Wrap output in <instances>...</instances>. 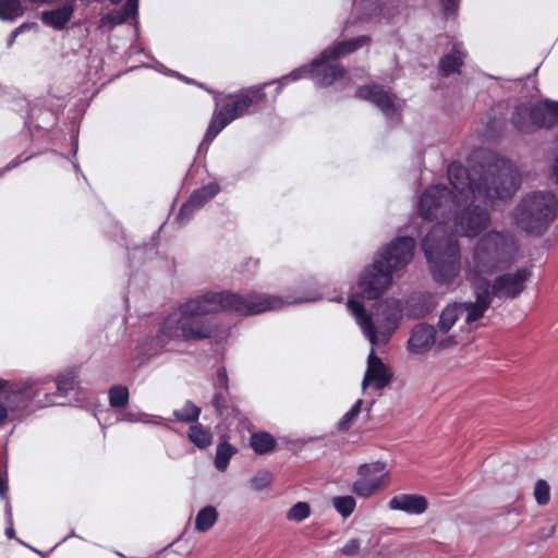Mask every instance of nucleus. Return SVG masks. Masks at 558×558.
I'll use <instances>...</instances> for the list:
<instances>
[{"label":"nucleus","instance_id":"obj_4","mask_svg":"<svg viewBox=\"0 0 558 558\" xmlns=\"http://www.w3.org/2000/svg\"><path fill=\"white\" fill-rule=\"evenodd\" d=\"M518 248L515 239L508 232L485 233L474 246L469 262V278L473 281L509 268L515 260Z\"/></svg>","mask_w":558,"mask_h":558},{"label":"nucleus","instance_id":"obj_11","mask_svg":"<svg viewBox=\"0 0 558 558\" xmlns=\"http://www.w3.org/2000/svg\"><path fill=\"white\" fill-rule=\"evenodd\" d=\"M459 343L457 336L442 337L437 326L421 323L413 327L408 348L414 354H424L433 347L438 351L451 349Z\"/></svg>","mask_w":558,"mask_h":558},{"label":"nucleus","instance_id":"obj_50","mask_svg":"<svg viewBox=\"0 0 558 558\" xmlns=\"http://www.w3.org/2000/svg\"><path fill=\"white\" fill-rule=\"evenodd\" d=\"M7 513L11 518V508L10 507L7 508Z\"/></svg>","mask_w":558,"mask_h":558},{"label":"nucleus","instance_id":"obj_8","mask_svg":"<svg viewBox=\"0 0 558 558\" xmlns=\"http://www.w3.org/2000/svg\"><path fill=\"white\" fill-rule=\"evenodd\" d=\"M532 271L529 268H518L513 272H505L497 276L492 282L483 278L473 280L475 295H487L488 308L493 299L514 300L525 290L526 282L531 279Z\"/></svg>","mask_w":558,"mask_h":558},{"label":"nucleus","instance_id":"obj_46","mask_svg":"<svg viewBox=\"0 0 558 558\" xmlns=\"http://www.w3.org/2000/svg\"><path fill=\"white\" fill-rule=\"evenodd\" d=\"M20 34L14 29L11 35H10V38L8 39V45L9 46H12L13 43L15 41L16 37L19 36Z\"/></svg>","mask_w":558,"mask_h":558},{"label":"nucleus","instance_id":"obj_41","mask_svg":"<svg viewBox=\"0 0 558 558\" xmlns=\"http://www.w3.org/2000/svg\"><path fill=\"white\" fill-rule=\"evenodd\" d=\"M37 27H38L37 23L26 22V23L21 24L19 27H16L15 31L19 34H22V33H24L26 31L35 29Z\"/></svg>","mask_w":558,"mask_h":558},{"label":"nucleus","instance_id":"obj_14","mask_svg":"<svg viewBox=\"0 0 558 558\" xmlns=\"http://www.w3.org/2000/svg\"><path fill=\"white\" fill-rule=\"evenodd\" d=\"M392 374L388 366L375 354L374 350H372L367 359V368L362 381L363 391L371 385H373L375 389L381 390L390 384Z\"/></svg>","mask_w":558,"mask_h":558},{"label":"nucleus","instance_id":"obj_15","mask_svg":"<svg viewBox=\"0 0 558 558\" xmlns=\"http://www.w3.org/2000/svg\"><path fill=\"white\" fill-rule=\"evenodd\" d=\"M264 97L265 94L262 92V88H252L236 96L232 102L226 104L219 112L222 113L229 122H232L242 117L251 106L262 101Z\"/></svg>","mask_w":558,"mask_h":558},{"label":"nucleus","instance_id":"obj_12","mask_svg":"<svg viewBox=\"0 0 558 558\" xmlns=\"http://www.w3.org/2000/svg\"><path fill=\"white\" fill-rule=\"evenodd\" d=\"M388 484L386 463L376 461L365 463L357 469V478L352 485V492L362 498H368L384 489Z\"/></svg>","mask_w":558,"mask_h":558},{"label":"nucleus","instance_id":"obj_16","mask_svg":"<svg viewBox=\"0 0 558 558\" xmlns=\"http://www.w3.org/2000/svg\"><path fill=\"white\" fill-rule=\"evenodd\" d=\"M219 192V186L216 183H210L202 189L195 191L187 202H185L178 216L177 220L182 226L185 225L193 214L199 209L204 204L210 201Z\"/></svg>","mask_w":558,"mask_h":558},{"label":"nucleus","instance_id":"obj_38","mask_svg":"<svg viewBox=\"0 0 558 558\" xmlns=\"http://www.w3.org/2000/svg\"><path fill=\"white\" fill-rule=\"evenodd\" d=\"M271 482L270 473L260 472L251 478V485L255 490H262L266 488Z\"/></svg>","mask_w":558,"mask_h":558},{"label":"nucleus","instance_id":"obj_40","mask_svg":"<svg viewBox=\"0 0 558 558\" xmlns=\"http://www.w3.org/2000/svg\"><path fill=\"white\" fill-rule=\"evenodd\" d=\"M459 0H444L442 1V8H444V11L449 14V13H453L457 9V3H458Z\"/></svg>","mask_w":558,"mask_h":558},{"label":"nucleus","instance_id":"obj_47","mask_svg":"<svg viewBox=\"0 0 558 558\" xmlns=\"http://www.w3.org/2000/svg\"><path fill=\"white\" fill-rule=\"evenodd\" d=\"M5 535L9 537V538H13L14 537V530L12 526L8 527L5 530Z\"/></svg>","mask_w":558,"mask_h":558},{"label":"nucleus","instance_id":"obj_24","mask_svg":"<svg viewBox=\"0 0 558 558\" xmlns=\"http://www.w3.org/2000/svg\"><path fill=\"white\" fill-rule=\"evenodd\" d=\"M31 396L27 393L26 388H16L5 390L0 393V402H2L9 411H14L23 407Z\"/></svg>","mask_w":558,"mask_h":558},{"label":"nucleus","instance_id":"obj_44","mask_svg":"<svg viewBox=\"0 0 558 558\" xmlns=\"http://www.w3.org/2000/svg\"><path fill=\"white\" fill-rule=\"evenodd\" d=\"M307 70L306 69H300L298 71H294L292 72L290 75H288L286 78H291L293 81L298 80L299 77H301V73L303 72H306Z\"/></svg>","mask_w":558,"mask_h":558},{"label":"nucleus","instance_id":"obj_1","mask_svg":"<svg viewBox=\"0 0 558 558\" xmlns=\"http://www.w3.org/2000/svg\"><path fill=\"white\" fill-rule=\"evenodd\" d=\"M448 179L452 191L441 184L427 189L420 198L418 213L428 220L452 216L456 233L468 238L487 229L490 216L478 205H465L471 199L493 204L510 198L520 185L515 166L495 154L486 155L484 162L471 172L452 162L448 167Z\"/></svg>","mask_w":558,"mask_h":558},{"label":"nucleus","instance_id":"obj_34","mask_svg":"<svg viewBox=\"0 0 558 558\" xmlns=\"http://www.w3.org/2000/svg\"><path fill=\"white\" fill-rule=\"evenodd\" d=\"M129 401V390L124 386H113L109 390V402L112 408H123Z\"/></svg>","mask_w":558,"mask_h":558},{"label":"nucleus","instance_id":"obj_45","mask_svg":"<svg viewBox=\"0 0 558 558\" xmlns=\"http://www.w3.org/2000/svg\"><path fill=\"white\" fill-rule=\"evenodd\" d=\"M7 490H8V486H7L5 482L2 480V477L0 476V495H1V497L5 496Z\"/></svg>","mask_w":558,"mask_h":558},{"label":"nucleus","instance_id":"obj_13","mask_svg":"<svg viewBox=\"0 0 558 558\" xmlns=\"http://www.w3.org/2000/svg\"><path fill=\"white\" fill-rule=\"evenodd\" d=\"M214 388L215 392L211 399V404L217 415L223 421L233 418L240 421L241 411L230 395L229 378L225 367H219L217 369Z\"/></svg>","mask_w":558,"mask_h":558},{"label":"nucleus","instance_id":"obj_23","mask_svg":"<svg viewBox=\"0 0 558 558\" xmlns=\"http://www.w3.org/2000/svg\"><path fill=\"white\" fill-rule=\"evenodd\" d=\"M464 53L461 51V45L456 44L452 52L441 58L439 63L440 72L444 76H449L453 73L459 72L463 64Z\"/></svg>","mask_w":558,"mask_h":558},{"label":"nucleus","instance_id":"obj_18","mask_svg":"<svg viewBox=\"0 0 558 558\" xmlns=\"http://www.w3.org/2000/svg\"><path fill=\"white\" fill-rule=\"evenodd\" d=\"M75 5V0H66L57 9L41 12V21L54 29H63L73 16Z\"/></svg>","mask_w":558,"mask_h":558},{"label":"nucleus","instance_id":"obj_48","mask_svg":"<svg viewBox=\"0 0 558 558\" xmlns=\"http://www.w3.org/2000/svg\"><path fill=\"white\" fill-rule=\"evenodd\" d=\"M554 172H555V175H556V179H557V183H558V157H557V160H556Z\"/></svg>","mask_w":558,"mask_h":558},{"label":"nucleus","instance_id":"obj_30","mask_svg":"<svg viewBox=\"0 0 558 558\" xmlns=\"http://www.w3.org/2000/svg\"><path fill=\"white\" fill-rule=\"evenodd\" d=\"M175 418L180 422L192 423L196 422L201 414V408L192 401H186L181 410L173 412Z\"/></svg>","mask_w":558,"mask_h":558},{"label":"nucleus","instance_id":"obj_26","mask_svg":"<svg viewBox=\"0 0 558 558\" xmlns=\"http://www.w3.org/2000/svg\"><path fill=\"white\" fill-rule=\"evenodd\" d=\"M275 438L266 433H255L251 436V447L257 454H265L275 448Z\"/></svg>","mask_w":558,"mask_h":558},{"label":"nucleus","instance_id":"obj_19","mask_svg":"<svg viewBox=\"0 0 558 558\" xmlns=\"http://www.w3.org/2000/svg\"><path fill=\"white\" fill-rule=\"evenodd\" d=\"M389 508L420 514L427 509V500L421 495L400 494L390 499Z\"/></svg>","mask_w":558,"mask_h":558},{"label":"nucleus","instance_id":"obj_29","mask_svg":"<svg viewBox=\"0 0 558 558\" xmlns=\"http://www.w3.org/2000/svg\"><path fill=\"white\" fill-rule=\"evenodd\" d=\"M189 438L198 448H206L211 442V434L202 425H193L189 428Z\"/></svg>","mask_w":558,"mask_h":558},{"label":"nucleus","instance_id":"obj_5","mask_svg":"<svg viewBox=\"0 0 558 558\" xmlns=\"http://www.w3.org/2000/svg\"><path fill=\"white\" fill-rule=\"evenodd\" d=\"M423 251L436 281L448 283L460 271V248L456 234L442 222L436 223L424 238Z\"/></svg>","mask_w":558,"mask_h":558},{"label":"nucleus","instance_id":"obj_25","mask_svg":"<svg viewBox=\"0 0 558 558\" xmlns=\"http://www.w3.org/2000/svg\"><path fill=\"white\" fill-rule=\"evenodd\" d=\"M218 512L215 507L206 506L198 511L195 518V529L199 532H207L216 523Z\"/></svg>","mask_w":558,"mask_h":558},{"label":"nucleus","instance_id":"obj_49","mask_svg":"<svg viewBox=\"0 0 558 558\" xmlns=\"http://www.w3.org/2000/svg\"><path fill=\"white\" fill-rule=\"evenodd\" d=\"M4 385H5V381L0 379V390L4 387Z\"/></svg>","mask_w":558,"mask_h":558},{"label":"nucleus","instance_id":"obj_33","mask_svg":"<svg viewBox=\"0 0 558 558\" xmlns=\"http://www.w3.org/2000/svg\"><path fill=\"white\" fill-rule=\"evenodd\" d=\"M332 506L343 518H348L354 511L356 501L352 496H338L333 497Z\"/></svg>","mask_w":558,"mask_h":558},{"label":"nucleus","instance_id":"obj_21","mask_svg":"<svg viewBox=\"0 0 558 558\" xmlns=\"http://www.w3.org/2000/svg\"><path fill=\"white\" fill-rule=\"evenodd\" d=\"M138 0H126L122 9L113 10L104 15L99 21V28H112L119 24L124 23L130 17L137 14Z\"/></svg>","mask_w":558,"mask_h":558},{"label":"nucleus","instance_id":"obj_22","mask_svg":"<svg viewBox=\"0 0 558 558\" xmlns=\"http://www.w3.org/2000/svg\"><path fill=\"white\" fill-rule=\"evenodd\" d=\"M311 73L316 80V83L319 86H330L337 80L343 77L347 73L345 69L339 64H318L314 65L312 63Z\"/></svg>","mask_w":558,"mask_h":558},{"label":"nucleus","instance_id":"obj_36","mask_svg":"<svg viewBox=\"0 0 558 558\" xmlns=\"http://www.w3.org/2000/svg\"><path fill=\"white\" fill-rule=\"evenodd\" d=\"M362 404H363V400L362 399H359L355 404L351 408L350 411H348L343 416L342 418L339 421L338 423V428L340 430H348L353 421L357 417V415L360 414L361 412V408H362Z\"/></svg>","mask_w":558,"mask_h":558},{"label":"nucleus","instance_id":"obj_17","mask_svg":"<svg viewBox=\"0 0 558 558\" xmlns=\"http://www.w3.org/2000/svg\"><path fill=\"white\" fill-rule=\"evenodd\" d=\"M369 43L371 37L367 35H362L356 38L339 41L335 46L326 48L317 59L313 60V64L318 65L322 63H326L328 60L339 59L341 57L354 52L359 48Z\"/></svg>","mask_w":558,"mask_h":558},{"label":"nucleus","instance_id":"obj_35","mask_svg":"<svg viewBox=\"0 0 558 558\" xmlns=\"http://www.w3.org/2000/svg\"><path fill=\"white\" fill-rule=\"evenodd\" d=\"M310 505L304 501H299L289 509L287 513V519L290 521L301 522L305 520L310 515Z\"/></svg>","mask_w":558,"mask_h":558},{"label":"nucleus","instance_id":"obj_9","mask_svg":"<svg viewBox=\"0 0 558 558\" xmlns=\"http://www.w3.org/2000/svg\"><path fill=\"white\" fill-rule=\"evenodd\" d=\"M486 299L487 295L484 293L482 296L475 295V301L448 304L440 312L437 323L438 332L442 337L450 336V330L460 322L463 324L461 325L462 330L466 327V330L471 331V326L481 319L488 310Z\"/></svg>","mask_w":558,"mask_h":558},{"label":"nucleus","instance_id":"obj_43","mask_svg":"<svg viewBox=\"0 0 558 558\" xmlns=\"http://www.w3.org/2000/svg\"><path fill=\"white\" fill-rule=\"evenodd\" d=\"M8 411L7 407L0 402V424L7 418Z\"/></svg>","mask_w":558,"mask_h":558},{"label":"nucleus","instance_id":"obj_32","mask_svg":"<svg viewBox=\"0 0 558 558\" xmlns=\"http://www.w3.org/2000/svg\"><path fill=\"white\" fill-rule=\"evenodd\" d=\"M57 391L60 396H65L70 390H74L76 386V375L73 371L60 374L56 378Z\"/></svg>","mask_w":558,"mask_h":558},{"label":"nucleus","instance_id":"obj_7","mask_svg":"<svg viewBox=\"0 0 558 558\" xmlns=\"http://www.w3.org/2000/svg\"><path fill=\"white\" fill-rule=\"evenodd\" d=\"M557 198L550 192H534L526 195L515 209L520 228L529 233H542L555 219Z\"/></svg>","mask_w":558,"mask_h":558},{"label":"nucleus","instance_id":"obj_20","mask_svg":"<svg viewBox=\"0 0 558 558\" xmlns=\"http://www.w3.org/2000/svg\"><path fill=\"white\" fill-rule=\"evenodd\" d=\"M355 96L375 104L384 113L395 110V104L387 92L378 86H361L356 89Z\"/></svg>","mask_w":558,"mask_h":558},{"label":"nucleus","instance_id":"obj_3","mask_svg":"<svg viewBox=\"0 0 558 558\" xmlns=\"http://www.w3.org/2000/svg\"><path fill=\"white\" fill-rule=\"evenodd\" d=\"M415 241L411 236H401L388 244L379 257L364 269L357 281V295L376 300L392 283L395 270L403 268L413 257Z\"/></svg>","mask_w":558,"mask_h":558},{"label":"nucleus","instance_id":"obj_39","mask_svg":"<svg viewBox=\"0 0 558 558\" xmlns=\"http://www.w3.org/2000/svg\"><path fill=\"white\" fill-rule=\"evenodd\" d=\"M361 543L362 542L359 538L349 539L341 548L342 554L347 555V556H353V555L359 554L360 548H361Z\"/></svg>","mask_w":558,"mask_h":558},{"label":"nucleus","instance_id":"obj_10","mask_svg":"<svg viewBox=\"0 0 558 558\" xmlns=\"http://www.w3.org/2000/svg\"><path fill=\"white\" fill-rule=\"evenodd\" d=\"M512 124L522 133H531L538 128H550L558 123V102L523 104L512 113Z\"/></svg>","mask_w":558,"mask_h":558},{"label":"nucleus","instance_id":"obj_28","mask_svg":"<svg viewBox=\"0 0 558 558\" xmlns=\"http://www.w3.org/2000/svg\"><path fill=\"white\" fill-rule=\"evenodd\" d=\"M235 452L236 450L226 439L222 438L216 450V469L219 471H225L229 464L230 459Z\"/></svg>","mask_w":558,"mask_h":558},{"label":"nucleus","instance_id":"obj_6","mask_svg":"<svg viewBox=\"0 0 558 558\" xmlns=\"http://www.w3.org/2000/svg\"><path fill=\"white\" fill-rule=\"evenodd\" d=\"M348 308L356 317L363 333L373 345L389 340L399 326L402 312L400 301L395 299L386 300L377 305L374 313L375 322L372 316L366 314L363 304L353 298L349 299Z\"/></svg>","mask_w":558,"mask_h":558},{"label":"nucleus","instance_id":"obj_31","mask_svg":"<svg viewBox=\"0 0 558 558\" xmlns=\"http://www.w3.org/2000/svg\"><path fill=\"white\" fill-rule=\"evenodd\" d=\"M229 123L222 113L219 111L215 113L204 136V142H211Z\"/></svg>","mask_w":558,"mask_h":558},{"label":"nucleus","instance_id":"obj_37","mask_svg":"<svg viewBox=\"0 0 558 558\" xmlns=\"http://www.w3.org/2000/svg\"><path fill=\"white\" fill-rule=\"evenodd\" d=\"M533 495L538 505H547L550 499L549 484L545 480H538L535 484Z\"/></svg>","mask_w":558,"mask_h":558},{"label":"nucleus","instance_id":"obj_42","mask_svg":"<svg viewBox=\"0 0 558 558\" xmlns=\"http://www.w3.org/2000/svg\"><path fill=\"white\" fill-rule=\"evenodd\" d=\"M555 532H556V526H555V525H551V526H549V527L547 529V531H545V530H544V531L539 532V536H538V537H539L541 539H547V538H549L550 536H553V535L555 534Z\"/></svg>","mask_w":558,"mask_h":558},{"label":"nucleus","instance_id":"obj_51","mask_svg":"<svg viewBox=\"0 0 558 558\" xmlns=\"http://www.w3.org/2000/svg\"><path fill=\"white\" fill-rule=\"evenodd\" d=\"M121 0H111L112 3H118L120 2Z\"/></svg>","mask_w":558,"mask_h":558},{"label":"nucleus","instance_id":"obj_2","mask_svg":"<svg viewBox=\"0 0 558 558\" xmlns=\"http://www.w3.org/2000/svg\"><path fill=\"white\" fill-rule=\"evenodd\" d=\"M276 296L250 294L246 298L231 292H208L192 299L171 313L163 322L159 338L204 340L211 337L216 324L203 316L220 311H232L241 315H255L281 307Z\"/></svg>","mask_w":558,"mask_h":558},{"label":"nucleus","instance_id":"obj_27","mask_svg":"<svg viewBox=\"0 0 558 558\" xmlns=\"http://www.w3.org/2000/svg\"><path fill=\"white\" fill-rule=\"evenodd\" d=\"M24 14L21 0H0V20L15 21Z\"/></svg>","mask_w":558,"mask_h":558}]
</instances>
